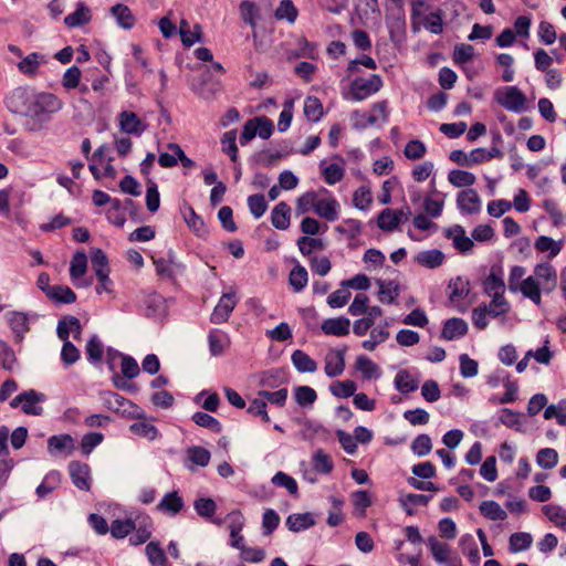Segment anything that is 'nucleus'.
<instances>
[{
    "label": "nucleus",
    "mask_w": 566,
    "mask_h": 566,
    "mask_svg": "<svg viewBox=\"0 0 566 566\" xmlns=\"http://www.w3.org/2000/svg\"><path fill=\"white\" fill-rule=\"evenodd\" d=\"M46 449L52 457L67 458L76 449V440L69 433L51 436L46 441Z\"/></svg>",
    "instance_id": "0eeeda50"
},
{
    "label": "nucleus",
    "mask_w": 566,
    "mask_h": 566,
    "mask_svg": "<svg viewBox=\"0 0 566 566\" xmlns=\"http://www.w3.org/2000/svg\"><path fill=\"white\" fill-rule=\"evenodd\" d=\"M117 120L120 130L133 136H140L148 127V124L132 111H122L117 115Z\"/></svg>",
    "instance_id": "9d476101"
},
{
    "label": "nucleus",
    "mask_w": 566,
    "mask_h": 566,
    "mask_svg": "<svg viewBox=\"0 0 566 566\" xmlns=\"http://www.w3.org/2000/svg\"><path fill=\"white\" fill-rule=\"evenodd\" d=\"M556 286L557 272L555 268L548 262L539 263L534 268V275H530L524 280L522 294L534 304L541 305L542 292L548 294Z\"/></svg>",
    "instance_id": "f257e3e1"
},
{
    "label": "nucleus",
    "mask_w": 566,
    "mask_h": 566,
    "mask_svg": "<svg viewBox=\"0 0 566 566\" xmlns=\"http://www.w3.org/2000/svg\"><path fill=\"white\" fill-rule=\"evenodd\" d=\"M318 200V192L316 191H306L303 193L296 201V212L298 214H304L310 212L311 210L316 209V203Z\"/></svg>",
    "instance_id": "6e6d98bb"
},
{
    "label": "nucleus",
    "mask_w": 566,
    "mask_h": 566,
    "mask_svg": "<svg viewBox=\"0 0 566 566\" xmlns=\"http://www.w3.org/2000/svg\"><path fill=\"white\" fill-rule=\"evenodd\" d=\"M496 101L509 111L521 112L525 108L526 97L518 87L509 86L503 95L496 94Z\"/></svg>",
    "instance_id": "f8f14e48"
},
{
    "label": "nucleus",
    "mask_w": 566,
    "mask_h": 566,
    "mask_svg": "<svg viewBox=\"0 0 566 566\" xmlns=\"http://www.w3.org/2000/svg\"><path fill=\"white\" fill-rule=\"evenodd\" d=\"M448 180L454 187H471L475 184L476 178L472 172L454 169L451 170L448 175Z\"/></svg>",
    "instance_id": "de8ad7c7"
},
{
    "label": "nucleus",
    "mask_w": 566,
    "mask_h": 566,
    "mask_svg": "<svg viewBox=\"0 0 566 566\" xmlns=\"http://www.w3.org/2000/svg\"><path fill=\"white\" fill-rule=\"evenodd\" d=\"M536 462L542 469L551 470L558 463V453L553 448H543L536 454Z\"/></svg>",
    "instance_id": "864d4df0"
},
{
    "label": "nucleus",
    "mask_w": 566,
    "mask_h": 566,
    "mask_svg": "<svg viewBox=\"0 0 566 566\" xmlns=\"http://www.w3.org/2000/svg\"><path fill=\"white\" fill-rule=\"evenodd\" d=\"M291 359L294 367L301 373H314L317 369V363L301 349H296Z\"/></svg>",
    "instance_id": "c9c22d12"
},
{
    "label": "nucleus",
    "mask_w": 566,
    "mask_h": 566,
    "mask_svg": "<svg viewBox=\"0 0 566 566\" xmlns=\"http://www.w3.org/2000/svg\"><path fill=\"white\" fill-rule=\"evenodd\" d=\"M104 440V434L101 432H90L82 437L80 442L81 452L83 455H88L98 444Z\"/></svg>",
    "instance_id": "e2e57ef3"
},
{
    "label": "nucleus",
    "mask_w": 566,
    "mask_h": 566,
    "mask_svg": "<svg viewBox=\"0 0 566 566\" xmlns=\"http://www.w3.org/2000/svg\"><path fill=\"white\" fill-rule=\"evenodd\" d=\"M355 366L361 373L364 379L369 380L378 376V366L367 356H358Z\"/></svg>",
    "instance_id": "13d9d810"
},
{
    "label": "nucleus",
    "mask_w": 566,
    "mask_h": 566,
    "mask_svg": "<svg viewBox=\"0 0 566 566\" xmlns=\"http://www.w3.org/2000/svg\"><path fill=\"white\" fill-rule=\"evenodd\" d=\"M61 481V474L57 471H51L48 473L41 484L36 488V494L39 497H45L52 493Z\"/></svg>",
    "instance_id": "09e8293b"
},
{
    "label": "nucleus",
    "mask_w": 566,
    "mask_h": 566,
    "mask_svg": "<svg viewBox=\"0 0 566 566\" xmlns=\"http://www.w3.org/2000/svg\"><path fill=\"white\" fill-rule=\"evenodd\" d=\"M41 57L36 52L29 54L18 63L19 71L27 76H35L41 64Z\"/></svg>",
    "instance_id": "c03bdc74"
},
{
    "label": "nucleus",
    "mask_w": 566,
    "mask_h": 566,
    "mask_svg": "<svg viewBox=\"0 0 566 566\" xmlns=\"http://www.w3.org/2000/svg\"><path fill=\"white\" fill-rule=\"evenodd\" d=\"M290 206L286 202L281 201L273 208L271 212V222L276 229L286 230L290 227Z\"/></svg>",
    "instance_id": "a878e982"
},
{
    "label": "nucleus",
    "mask_w": 566,
    "mask_h": 566,
    "mask_svg": "<svg viewBox=\"0 0 566 566\" xmlns=\"http://www.w3.org/2000/svg\"><path fill=\"white\" fill-rule=\"evenodd\" d=\"M237 298L234 293H224L220 297L218 304L214 306L211 315L210 322L212 324H223L227 323L231 313L237 306Z\"/></svg>",
    "instance_id": "9b49d317"
},
{
    "label": "nucleus",
    "mask_w": 566,
    "mask_h": 566,
    "mask_svg": "<svg viewBox=\"0 0 566 566\" xmlns=\"http://www.w3.org/2000/svg\"><path fill=\"white\" fill-rule=\"evenodd\" d=\"M304 114L311 122H318L324 114L323 104L315 96H307L304 102Z\"/></svg>",
    "instance_id": "49530a36"
},
{
    "label": "nucleus",
    "mask_w": 566,
    "mask_h": 566,
    "mask_svg": "<svg viewBox=\"0 0 566 566\" xmlns=\"http://www.w3.org/2000/svg\"><path fill=\"white\" fill-rule=\"evenodd\" d=\"M35 91L29 86L14 88L7 97V108L17 115L29 117Z\"/></svg>",
    "instance_id": "423d86ee"
},
{
    "label": "nucleus",
    "mask_w": 566,
    "mask_h": 566,
    "mask_svg": "<svg viewBox=\"0 0 566 566\" xmlns=\"http://www.w3.org/2000/svg\"><path fill=\"white\" fill-rule=\"evenodd\" d=\"M314 515L311 513L291 514L286 520L290 531H303L314 526Z\"/></svg>",
    "instance_id": "a19ab883"
},
{
    "label": "nucleus",
    "mask_w": 566,
    "mask_h": 566,
    "mask_svg": "<svg viewBox=\"0 0 566 566\" xmlns=\"http://www.w3.org/2000/svg\"><path fill=\"white\" fill-rule=\"evenodd\" d=\"M138 421L132 423L129 426V431L139 437V438H145L147 440H155L158 434H159V431L158 429L153 424L150 423L149 421H147L146 417L144 419H137Z\"/></svg>",
    "instance_id": "7c9ffc66"
},
{
    "label": "nucleus",
    "mask_w": 566,
    "mask_h": 566,
    "mask_svg": "<svg viewBox=\"0 0 566 566\" xmlns=\"http://www.w3.org/2000/svg\"><path fill=\"white\" fill-rule=\"evenodd\" d=\"M398 296V286L392 282L381 281L379 284L378 300L382 304H391Z\"/></svg>",
    "instance_id": "338daca9"
},
{
    "label": "nucleus",
    "mask_w": 566,
    "mask_h": 566,
    "mask_svg": "<svg viewBox=\"0 0 566 566\" xmlns=\"http://www.w3.org/2000/svg\"><path fill=\"white\" fill-rule=\"evenodd\" d=\"M46 297L59 304H72L77 298L75 292L67 285H53Z\"/></svg>",
    "instance_id": "c85d7f7f"
},
{
    "label": "nucleus",
    "mask_w": 566,
    "mask_h": 566,
    "mask_svg": "<svg viewBox=\"0 0 566 566\" xmlns=\"http://www.w3.org/2000/svg\"><path fill=\"white\" fill-rule=\"evenodd\" d=\"M192 421L202 427V428H207L209 430H211L212 432L214 433H219L221 432L222 430V426L221 423L219 422L218 419H216L214 417L206 413V412H202V411H198L196 412L193 416H192Z\"/></svg>",
    "instance_id": "bf43d9fd"
},
{
    "label": "nucleus",
    "mask_w": 566,
    "mask_h": 566,
    "mask_svg": "<svg viewBox=\"0 0 566 566\" xmlns=\"http://www.w3.org/2000/svg\"><path fill=\"white\" fill-rule=\"evenodd\" d=\"M321 331L328 336L344 337L350 332V321L345 316L326 318L321 324Z\"/></svg>",
    "instance_id": "f3484780"
},
{
    "label": "nucleus",
    "mask_w": 566,
    "mask_h": 566,
    "mask_svg": "<svg viewBox=\"0 0 566 566\" xmlns=\"http://www.w3.org/2000/svg\"><path fill=\"white\" fill-rule=\"evenodd\" d=\"M239 13L242 21L250 25L252 29L256 28L260 18V8L255 2L244 0L239 4Z\"/></svg>",
    "instance_id": "c756f323"
},
{
    "label": "nucleus",
    "mask_w": 566,
    "mask_h": 566,
    "mask_svg": "<svg viewBox=\"0 0 566 566\" xmlns=\"http://www.w3.org/2000/svg\"><path fill=\"white\" fill-rule=\"evenodd\" d=\"M184 507V501L177 492L167 493L157 505L160 512L176 515Z\"/></svg>",
    "instance_id": "72a5a7b5"
},
{
    "label": "nucleus",
    "mask_w": 566,
    "mask_h": 566,
    "mask_svg": "<svg viewBox=\"0 0 566 566\" xmlns=\"http://www.w3.org/2000/svg\"><path fill=\"white\" fill-rule=\"evenodd\" d=\"M111 531H148L153 526L151 518L144 513L127 515L118 505H108Z\"/></svg>",
    "instance_id": "7ed1b4c3"
},
{
    "label": "nucleus",
    "mask_w": 566,
    "mask_h": 566,
    "mask_svg": "<svg viewBox=\"0 0 566 566\" xmlns=\"http://www.w3.org/2000/svg\"><path fill=\"white\" fill-rule=\"evenodd\" d=\"M111 12L115 17L117 23L124 29L129 30L136 23V19L132 10L125 4L117 3L113 6Z\"/></svg>",
    "instance_id": "473e14b6"
},
{
    "label": "nucleus",
    "mask_w": 566,
    "mask_h": 566,
    "mask_svg": "<svg viewBox=\"0 0 566 566\" xmlns=\"http://www.w3.org/2000/svg\"><path fill=\"white\" fill-rule=\"evenodd\" d=\"M41 396L33 389L23 391L10 401L11 408L21 407L25 415L40 416L43 408L39 405Z\"/></svg>",
    "instance_id": "6e6552de"
},
{
    "label": "nucleus",
    "mask_w": 566,
    "mask_h": 566,
    "mask_svg": "<svg viewBox=\"0 0 566 566\" xmlns=\"http://www.w3.org/2000/svg\"><path fill=\"white\" fill-rule=\"evenodd\" d=\"M294 398L298 406L311 407L316 401L317 394L310 386H298L294 389Z\"/></svg>",
    "instance_id": "603ef678"
},
{
    "label": "nucleus",
    "mask_w": 566,
    "mask_h": 566,
    "mask_svg": "<svg viewBox=\"0 0 566 566\" xmlns=\"http://www.w3.org/2000/svg\"><path fill=\"white\" fill-rule=\"evenodd\" d=\"M347 80L349 83L346 91L343 92V96L355 102L367 99L378 93L384 86L382 77L379 74H369L368 77H363L357 73Z\"/></svg>",
    "instance_id": "f03ea898"
},
{
    "label": "nucleus",
    "mask_w": 566,
    "mask_h": 566,
    "mask_svg": "<svg viewBox=\"0 0 566 566\" xmlns=\"http://www.w3.org/2000/svg\"><path fill=\"white\" fill-rule=\"evenodd\" d=\"M329 389L335 397L348 398L355 395L357 386L355 381L347 379L333 382Z\"/></svg>",
    "instance_id": "052dcab7"
},
{
    "label": "nucleus",
    "mask_w": 566,
    "mask_h": 566,
    "mask_svg": "<svg viewBox=\"0 0 566 566\" xmlns=\"http://www.w3.org/2000/svg\"><path fill=\"white\" fill-rule=\"evenodd\" d=\"M390 324L387 319H384L379 324H376L368 331L369 338L361 343V347L368 352H374L378 345L385 343L390 337L389 331Z\"/></svg>",
    "instance_id": "4468645a"
},
{
    "label": "nucleus",
    "mask_w": 566,
    "mask_h": 566,
    "mask_svg": "<svg viewBox=\"0 0 566 566\" xmlns=\"http://www.w3.org/2000/svg\"><path fill=\"white\" fill-rule=\"evenodd\" d=\"M444 261V254L438 250L421 251L415 256V262L427 269L439 268Z\"/></svg>",
    "instance_id": "393cba45"
},
{
    "label": "nucleus",
    "mask_w": 566,
    "mask_h": 566,
    "mask_svg": "<svg viewBox=\"0 0 566 566\" xmlns=\"http://www.w3.org/2000/svg\"><path fill=\"white\" fill-rule=\"evenodd\" d=\"M313 468L316 472L328 474L333 471L334 463L332 458L319 449L313 455Z\"/></svg>",
    "instance_id": "4d7b16f0"
},
{
    "label": "nucleus",
    "mask_w": 566,
    "mask_h": 566,
    "mask_svg": "<svg viewBox=\"0 0 566 566\" xmlns=\"http://www.w3.org/2000/svg\"><path fill=\"white\" fill-rule=\"evenodd\" d=\"M221 149L228 155L232 163L238 161L239 149L237 146V130L231 129L226 132L221 137Z\"/></svg>",
    "instance_id": "37998d69"
},
{
    "label": "nucleus",
    "mask_w": 566,
    "mask_h": 566,
    "mask_svg": "<svg viewBox=\"0 0 566 566\" xmlns=\"http://www.w3.org/2000/svg\"><path fill=\"white\" fill-rule=\"evenodd\" d=\"M72 483L82 491L88 492L92 486L91 468L81 461H71L67 467Z\"/></svg>",
    "instance_id": "1a4fd4ad"
},
{
    "label": "nucleus",
    "mask_w": 566,
    "mask_h": 566,
    "mask_svg": "<svg viewBox=\"0 0 566 566\" xmlns=\"http://www.w3.org/2000/svg\"><path fill=\"white\" fill-rule=\"evenodd\" d=\"M209 350L212 356L222 355L231 345L229 335L218 328H213L208 334Z\"/></svg>",
    "instance_id": "412c9836"
},
{
    "label": "nucleus",
    "mask_w": 566,
    "mask_h": 566,
    "mask_svg": "<svg viewBox=\"0 0 566 566\" xmlns=\"http://www.w3.org/2000/svg\"><path fill=\"white\" fill-rule=\"evenodd\" d=\"M483 291L489 296L504 295L505 284L502 279V270L492 268L490 274L483 281Z\"/></svg>",
    "instance_id": "aec40b11"
},
{
    "label": "nucleus",
    "mask_w": 566,
    "mask_h": 566,
    "mask_svg": "<svg viewBox=\"0 0 566 566\" xmlns=\"http://www.w3.org/2000/svg\"><path fill=\"white\" fill-rule=\"evenodd\" d=\"M179 33L182 44L186 48H190L197 41H201L202 29L200 24H195L193 31H191L189 22L186 19H182L179 23Z\"/></svg>",
    "instance_id": "bb28decb"
},
{
    "label": "nucleus",
    "mask_w": 566,
    "mask_h": 566,
    "mask_svg": "<svg viewBox=\"0 0 566 566\" xmlns=\"http://www.w3.org/2000/svg\"><path fill=\"white\" fill-rule=\"evenodd\" d=\"M410 448L416 455L424 457L432 450L431 438L426 433H421L412 440Z\"/></svg>",
    "instance_id": "680f3d73"
},
{
    "label": "nucleus",
    "mask_w": 566,
    "mask_h": 566,
    "mask_svg": "<svg viewBox=\"0 0 566 566\" xmlns=\"http://www.w3.org/2000/svg\"><path fill=\"white\" fill-rule=\"evenodd\" d=\"M107 409L126 419H144L145 411L132 400L117 392H107L104 397Z\"/></svg>",
    "instance_id": "39448f33"
},
{
    "label": "nucleus",
    "mask_w": 566,
    "mask_h": 566,
    "mask_svg": "<svg viewBox=\"0 0 566 566\" xmlns=\"http://www.w3.org/2000/svg\"><path fill=\"white\" fill-rule=\"evenodd\" d=\"M296 243L300 252L308 259L313 256V252L322 251L325 248L323 240L318 238L300 237Z\"/></svg>",
    "instance_id": "79ce46f5"
},
{
    "label": "nucleus",
    "mask_w": 566,
    "mask_h": 566,
    "mask_svg": "<svg viewBox=\"0 0 566 566\" xmlns=\"http://www.w3.org/2000/svg\"><path fill=\"white\" fill-rule=\"evenodd\" d=\"M9 325L14 334V342L21 343L24 334L29 331L27 315L20 312H13L9 318Z\"/></svg>",
    "instance_id": "2f4dec72"
},
{
    "label": "nucleus",
    "mask_w": 566,
    "mask_h": 566,
    "mask_svg": "<svg viewBox=\"0 0 566 566\" xmlns=\"http://www.w3.org/2000/svg\"><path fill=\"white\" fill-rule=\"evenodd\" d=\"M427 153L426 145L419 139L409 140L403 149V155L410 160H419L423 158Z\"/></svg>",
    "instance_id": "0e129e2a"
},
{
    "label": "nucleus",
    "mask_w": 566,
    "mask_h": 566,
    "mask_svg": "<svg viewBox=\"0 0 566 566\" xmlns=\"http://www.w3.org/2000/svg\"><path fill=\"white\" fill-rule=\"evenodd\" d=\"M87 270V258L84 252H76L71 260L70 276L73 281L85 275Z\"/></svg>",
    "instance_id": "3c124183"
},
{
    "label": "nucleus",
    "mask_w": 566,
    "mask_h": 566,
    "mask_svg": "<svg viewBox=\"0 0 566 566\" xmlns=\"http://www.w3.org/2000/svg\"><path fill=\"white\" fill-rule=\"evenodd\" d=\"M446 238L451 239L454 249L461 253L470 252L474 245L473 241L467 237L464 228L460 224L447 229Z\"/></svg>",
    "instance_id": "6ab92c4d"
},
{
    "label": "nucleus",
    "mask_w": 566,
    "mask_h": 566,
    "mask_svg": "<svg viewBox=\"0 0 566 566\" xmlns=\"http://www.w3.org/2000/svg\"><path fill=\"white\" fill-rule=\"evenodd\" d=\"M91 20L92 13L90 8L85 3L78 2L76 10L64 18V23L67 28H76L90 23Z\"/></svg>",
    "instance_id": "5701e85b"
},
{
    "label": "nucleus",
    "mask_w": 566,
    "mask_h": 566,
    "mask_svg": "<svg viewBox=\"0 0 566 566\" xmlns=\"http://www.w3.org/2000/svg\"><path fill=\"white\" fill-rule=\"evenodd\" d=\"M347 352V347L331 349L327 352L325 356V374L335 378L340 376L345 369V355Z\"/></svg>",
    "instance_id": "ddd939ff"
},
{
    "label": "nucleus",
    "mask_w": 566,
    "mask_h": 566,
    "mask_svg": "<svg viewBox=\"0 0 566 566\" xmlns=\"http://www.w3.org/2000/svg\"><path fill=\"white\" fill-rule=\"evenodd\" d=\"M537 35L539 41L545 45H551L558 39L555 27L548 21L539 22Z\"/></svg>",
    "instance_id": "774afa93"
},
{
    "label": "nucleus",
    "mask_w": 566,
    "mask_h": 566,
    "mask_svg": "<svg viewBox=\"0 0 566 566\" xmlns=\"http://www.w3.org/2000/svg\"><path fill=\"white\" fill-rule=\"evenodd\" d=\"M146 555L151 566H167V557L158 542H149L146 546Z\"/></svg>",
    "instance_id": "5fc2aeb1"
},
{
    "label": "nucleus",
    "mask_w": 566,
    "mask_h": 566,
    "mask_svg": "<svg viewBox=\"0 0 566 566\" xmlns=\"http://www.w3.org/2000/svg\"><path fill=\"white\" fill-rule=\"evenodd\" d=\"M360 65L365 66L368 70L375 71L377 69L376 61L370 55H361L358 59L350 60L346 66L345 73L346 78L353 77L355 74L360 72Z\"/></svg>",
    "instance_id": "58836bf2"
},
{
    "label": "nucleus",
    "mask_w": 566,
    "mask_h": 566,
    "mask_svg": "<svg viewBox=\"0 0 566 566\" xmlns=\"http://www.w3.org/2000/svg\"><path fill=\"white\" fill-rule=\"evenodd\" d=\"M457 205L462 213L476 214L481 210V200L478 192L472 189H465L458 193Z\"/></svg>",
    "instance_id": "dca6fc26"
},
{
    "label": "nucleus",
    "mask_w": 566,
    "mask_h": 566,
    "mask_svg": "<svg viewBox=\"0 0 566 566\" xmlns=\"http://www.w3.org/2000/svg\"><path fill=\"white\" fill-rule=\"evenodd\" d=\"M468 333V325L464 319L453 317L446 321L441 337L448 340L463 337Z\"/></svg>",
    "instance_id": "4be33fe9"
},
{
    "label": "nucleus",
    "mask_w": 566,
    "mask_h": 566,
    "mask_svg": "<svg viewBox=\"0 0 566 566\" xmlns=\"http://www.w3.org/2000/svg\"><path fill=\"white\" fill-rule=\"evenodd\" d=\"M449 298L452 303L463 301L470 292V283L462 276H457L449 282Z\"/></svg>",
    "instance_id": "b1692460"
},
{
    "label": "nucleus",
    "mask_w": 566,
    "mask_h": 566,
    "mask_svg": "<svg viewBox=\"0 0 566 566\" xmlns=\"http://www.w3.org/2000/svg\"><path fill=\"white\" fill-rule=\"evenodd\" d=\"M56 333L61 340L69 339L71 334L75 340H81L82 325L80 319L71 315L64 316L59 321Z\"/></svg>",
    "instance_id": "a211bd4d"
},
{
    "label": "nucleus",
    "mask_w": 566,
    "mask_h": 566,
    "mask_svg": "<svg viewBox=\"0 0 566 566\" xmlns=\"http://www.w3.org/2000/svg\"><path fill=\"white\" fill-rule=\"evenodd\" d=\"M308 282V273L306 269L297 263L289 274V283L295 293L304 290Z\"/></svg>",
    "instance_id": "4c0bfd02"
},
{
    "label": "nucleus",
    "mask_w": 566,
    "mask_h": 566,
    "mask_svg": "<svg viewBox=\"0 0 566 566\" xmlns=\"http://www.w3.org/2000/svg\"><path fill=\"white\" fill-rule=\"evenodd\" d=\"M373 202V195L370 188L367 186H360L355 190L353 195V203L360 210H366Z\"/></svg>",
    "instance_id": "69168bd1"
},
{
    "label": "nucleus",
    "mask_w": 566,
    "mask_h": 566,
    "mask_svg": "<svg viewBox=\"0 0 566 566\" xmlns=\"http://www.w3.org/2000/svg\"><path fill=\"white\" fill-rule=\"evenodd\" d=\"M315 213L327 221H335L338 218V202L335 198H318Z\"/></svg>",
    "instance_id": "cd10ccee"
},
{
    "label": "nucleus",
    "mask_w": 566,
    "mask_h": 566,
    "mask_svg": "<svg viewBox=\"0 0 566 566\" xmlns=\"http://www.w3.org/2000/svg\"><path fill=\"white\" fill-rule=\"evenodd\" d=\"M382 315L384 311L381 307L377 305L369 306L364 316L353 323V333L358 337L365 336Z\"/></svg>",
    "instance_id": "2eb2a0df"
},
{
    "label": "nucleus",
    "mask_w": 566,
    "mask_h": 566,
    "mask_svg": "<svg viewBox=\"0 0 566 566\" xmlns=\"http://www.w3.org/2000/svg\"><path fill=\"white\" fill-rule=\"evenodd\" d=\"M63 106L61 98L49 92L34 93L29 117L36 122H45Z\"/></svg>",
    "instance_id": "20e7f679"
},
{
    "label": "nucleus",
    "mask_w": 566,
    "mask_h": 566,
    "mask_svg": "<svg viewBox=\"0 0 566 566\" xmlns=\"http://www.w3.org/2000/svg\"><path fill=\"white\" fill-rule=\"evenodd\" d=\"M400 214H402V210L384 209L378 216V227L385 231L395 230L400 223Z\"/></svg>",
    "instance_id": "e433bc0d"
},
{
    "label": "nucleus",
    "mask_w": 566,
    "mask_h": 566,
    "mask_svg": "<svg viewBox=\"0 0 566 566\" xmlns=\"http://www.w3.org/2000/svg\"><path fill=\"white\" fill-rule=\"evenodd\" d=\"M396 388L403 395L410 394L418 389V380H416L407 370H400L395 377Z\"/></svg>",
    "instance_id": "a18cd8bd"
},
{
    "label": "nucleus",
    "mask_w": 566,
    "mask_h": 566,
    "mask_svg": "<svg viewBox=\"0 0 566 566\" xmlns=\"http://www.w3.org/2000/svg\"><path fill=\"white\" fill-rule=\"evenodd\" d=\"M542 511L554 526L566 530V510L564 507L557 504H546Z\"/></svg>",
    "instance_id": "f704fd0d"
},
{
    "label": "nucleus",
    "mask_w": 566,
    "mask_h": 566,
    "mask_svg": "<svg viewBox=\"0 0 566 566\" xmlns=\"http://www.w3.org/2000/svg\"><path fill=\"white\" fill-rule=\"evenodd\" d=\"M85 353H86L87 359L92 364H97V363L102 361L103 355H104V345L96 335H93L88 339L86 347H85Z\"/></svg>",
    "instance_id": "8fccbe9b"
},
{
    "label": "nucleus",
    "mask_w": 566,
    "mask_h": 566,
    "mask_svg": "<svg viewBox=\"0 0 566 566\" xmlns=\"http://www.w3.org/2000/svg\"><path fill=\"white\" fill-rule=\"evenodd\" d=\"M480 513L491 521H503L506 518V512L495 501H483L480 504Z\"/></svg>",
    "instance_id": "ea45409f"
}]
</instances>
